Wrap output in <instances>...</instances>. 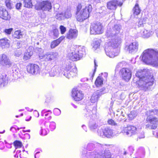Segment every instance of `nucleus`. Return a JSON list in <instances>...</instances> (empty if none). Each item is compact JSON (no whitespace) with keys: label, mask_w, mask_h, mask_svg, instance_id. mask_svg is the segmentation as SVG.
<instances>
[{"label":"nucleus","mask_w":158,"mask_h":158,"mask_svg":"<svg viewBox=\"0 0 158 158\" xmlns=\"http://www.w3.org/2000/svg\"><path fill=\"white\" fill-rule=\"evenodd\" d=\"M22 54L21 51H16L15 53V55L16 56H19Z\"/></svg>","instance_id":"obj_45"},{"label":"nucleus","mask_w":158,"mask_h":158,"mask_svg":"<svg viewBox=\"0 0 158 158\" xmlns=\"http://www.w3.org/2000/svg\"><path fill=\"white\" fill-rule=\"evenodd\" d=\"M84 52L81 48L76 47L73 48V50L69 56V59L73 61H77L81 59L83 56Z\"/></svg>","instance_id":"obj_5"},{"label":"nucleus","mask_w":158,"mask_h":158,"mask_svg":"<svg viewBox=\"0 0 158 158\" xmlns=\"http://www.w3.org/2000/svg\"><path fill=\"white\" fill-rule=\"evenodd\" d=\"M32 115L35 117H38L39 116V114L37 110H35L32 112Z\"/></svg>","instance_id":"obj_42"},{"label":"nucleus","mask_w":158,"mask_h":158,"mask_svg":"<svg viewBox=\"0 0 158 158\" xmlns=\"http://www.w3.org/2000/svg\"><path fill=\"white\" fill-rule=\"evenodd\" d=\"M123 4V2L118 0H111L107 2L106 7L110 10H115L118 6L121 7Z\"/></svg>","instance_id":"obj_10"},{"label":"nucleus","mask_w":158,"mask_h":158,"mask_svg":"<svg viewBox=\"0 0 158 158\" xmlns=\"http://www.w3.org/2000/svg\"><path fill=\"white\" fill-rule=\"evenodd\" d=\"M59 28L61 34H64L66 30V27L63 25H60V26Z\"/></svg>","instance_id":"obj_37"},{"label":"nucleus","mask_w":158,"mask_h":158,"mask_svg":"<svg viewBox=\"0 0 158 158\" xmlns=\"http://www.w3.org/2000/svg\"><path fill=\"white\" fill-rule=\"evenodd\" d=\"M71 96L75 101L79 102L84 98V94L81 90L77 88H74L72 90Z\"/></svg>","instance_id":"obj_9"},{"label":"nucleus","mask_w":158,"mask_h":158,"mask_svg":"<svg viewBox=\"0 0 158 158\" xmlns=\"http://www.w3.org/2000/svg\"><path fill=\"white\" fill-rule=\"evenodd\" d=\"M127 50L129 52L132 53L137 51L138 49V44L137 42H133L127 47Z\"/></svg>","instance_id":"obj_19"},{"label":"nucleus","mask_w":158,"mask_h":158,"mask_svg":"<svg viewBox=\"0 0 158 158\" xmlns=\"http://www.w3.org/2000/svg\"><path fill=\"white\" fill-rule=\"evenodd\" d=\"M44 118L46 120H49L52 118V112L46 113L44 114Z\"/></svg>","instance_id":"obj_35"},{"label":"nucleus","mask_w":158,"mask_h":158,"mask_svg":"<svg viewBox=\"0 0 158 158\" xmlns=\"http://www.w3.org/2000/svg\"><path fill=\"white\" fill-rule=\"evenodd\" d=\"M107 123L108 124L111 125L116 126L117 125L115 122L111 119H109L107 121Z\"/></svg>","instance_id":"obj_38"},{"label":"nucleus","mask_w":158,"mask_h":158,"mask_svg":"<svg viewBox=\"0 0 158 158\" xmlns=\"http://www.w3.org/2000/svg\"><path fill=\"white\" fill-rule=\"evenodd\" d=\"M8 80L7 75L4 73H2L0 76V85H4L7 83Z\"/></svg>","instance_id":"obj_23"},{"label":"nucleus","mask_w":158,"mask_h":158,"mask_svg":"<svg viewBox=\"0 0 158 158\" xmlns=\"http://www.w3.org/2000/svg\"><path fill=\"white\" fill-rule=\"evenodd\" d=\"M104 89H101L97 90L92 95L90 100L92 102H94L98 101L100 96L103 94V92Z\"/></svg>","instance_id":"obj_17"},{"label":"nucleus","mask_w":158,"mask_h":158,"mask_svg":"<svg viewBox=\"0 0 158 158\" xmlns=\"http://www.w3.org/2000/svg\"><path fill=\"white\" fill-rule=\"evenodd\" d=\"M119 73L122 79L127 82L129 81L131 77V71L128 68H122L120 70Z\"/></svg>","instance_id":"obj_8"},{"label":"nucleus","mask_w":158,"mask_h":158,"mask_svg":"<svg viewBox=\"0 0 158 158\" xmlns=\"http://www.w3.org/2000/svg\"><path fill=\"white\" fill-rule=\"evenodd\" d=\"M82 6L81 3H79L76 6V18L77 20L80 22H82L89 18L92 10V6L90 4L86 6L81 10Z\"/></svg>","instance_id":"obj_3"},{"label":"nucleus","mask_w":158,"mask_h":158,"mask_svg":"<svg viewBox=\"0 0 158 158\" xmlns=\"http://www.w3.org/2000/svg\"><path fill=\"white\" fill-rule=\"evenodd\" d=\"M46 129H47V127H45V126L44 127L42 128L40 130V134L43 135H47L49 131H48V130H47Z\"/></svg>","instance_id":"obj_34"},{"label":"nucleus","mask_w":158,"mask_h":158,"mask_svg":"<svg viewBox=\"0 0 158 158\" xmlns=\"http://www.w3.org/2000/svg\"><path fill=\"white\" fill-rule=\"evenodd\" d=\"M119 44L120 43H111L110 45V47L111 48L114 49L117 48L119 45Z\"/></svg>","instance_id":"obj_36"},{"label":"nucleus","mask_w":158,"mask_h":158,"mask_svg":"<svg viewBox=\"0 0 158 158\" xmlns=\"http://www.w3.org/2000/svg\"><path fill=\"white\" fill-rule=\"evenodd\" d=\"M24 118L26 121H28L31 120V117L30 114L28 113L25 114Z\"/></svg>","instance_id":"obj_41"},{"label":"nucleus","mask_w":158,"mask_h":158,"mask_svg":"<svg viewBox=\"0 0 158 158\" xmlns=\"http://www.w3.org/2000/svg\"><path fill=\"white\" fill-rule=\"evenodd\" d=\"M13 144L16 149L21 148L23 146L22 142L18 140L15 141Z\"/></svg>","instance_id":"obj_31"},{"label":"nucleus","mask_w":158,"mask_h":158,"mask_svg":"<svg viewBox=\"0 0 158 158\" xmlns=\"http://www.w3.org/2000/svg\"><path fill=\"white\" fill-rule=\"evenodd\" d=\"M51 3L48 1H43L39 3L36 10L49 11L52 9Z\"/></svg>","instance_id":"obj_11"},{"label":"nucleus","mask_w":158,"mask_h":158,"mask_svg":"<svg viewBox=\"0 0 158 158\" xmlns=\"http://www.w3.org/2000/svg\"><path fill=\"white\" fill-rule=\"evenodd\" d=\"M0 18L5 20H9L10 18L8 11L5 8L2 7H0Z\"/></svg>","instance_id":"obj_16"},{"label":"nucleus","mask_w":158,"mask_h":158,"mask_svg":"<svg viewBox=\"0 0 158 158\" xmlns=\"http://www.w3.org/2000/svg\"><path fill=\"white\" fill-rule=\"evenodd\" d=\"M135 75L139 78V80L136 81L137 84L139 87L142 88L144 91L149 89L150 87L153 85L154 80L153 75L143 76V72L141 71L137 72Z\"/></svg>","instance_id":"obj_1"},{"label":"nucleus","mask_w":158,"mask_h":158,"mask_svg":"<svg viewBox=\"0 0 158 158\" xmlns=\"http://www.w3.org/2000/svg\"><path fill=\"white\" fill-rule=\"evenodd\" d=\"M94 63L95 66H96V63L95 60H94Z\"/></svg>","instance_id":"obj_50"},{"label":"nucleus","mask_w":158,"mask_h":158,"mask_svg":"<svg viewBox=\"0 0 158 158\" xmlns=\"http://www.w3.org/2000/svg\"><path fill=\"white\" fill-rule=\"evenodd\" d=\"M53 113L55 115H58L60 114V111L59 109H56L54 110Z\"/></svg>","instance_id":"obj_43"},{"label":"nucleus","mask_w":158,"mask_h":158,"mask_svg":"<svg viewBox=\"0 0 158 158\" xmlns=\"http://www.w3.org/2000/svg\"><path fill=\"white\" fill-rule=\"evenodd\" d=\"M107 55L110 57H113L114 56V55L111 52H109Z\"/></svg>","instance_id":"obj_46"},{"label":"nucleus","mask_w":158,"mask_h":158,"mask_svg":"<svg viewBox=\"0 0 158 158\" xmlns=\"http://www.w3.org/2000/svg\"><path fill=\"white\" fill-rule=\"evenodd\" d=\"M23 115V114L21 113L19 115H16L15 117L17 118L18 117H19L20 116H22Z\"/></svg>","instance_id":"obj_49"},{"label":"nucleus","mask_w":158,"mask_h":158,"mask_svg":"<svg viewBox=\"0 0 158 158\" xmlns=\"http://www.w3.org/2000/svg\"><path fill=\"white\" fill-rule=\"evenodd\" d=\"M56 58V55L54 52L47 53L43 56V59L45 61H51Z\"/></svg>","instance_id":"obj_18"},{"label":"nucleus","mask_w":158,"mask_h":158,"mask_svg":"<svg viewBox=\"0 0 158 158\" xmlns=\"http://www.w3.org/2000/svg\"><path fill=\"white\" fill-rule=\"evenodd\" d=\"M51 98L50 97H48L46 98V100L45 102H49L51 101Z\"/></svg>","instance_id":"obj_48"},{"label":"nucleus","mask_w":158,"mask_h":158,"mask_svg":"<svg viewBox=\"0 0 158 158\" xmlns=\"http://www.w3.org/2000/svg\"><path fill=\"white\" fill-rule=\"evenodd\" d=\"M45 126L47 127V129L48 131H52L56 128V124L53 122H52L50 123L49 126L48 124L46 122L45 123Z\"/></svg>","instance_id":"obj_26"},{"label":"nucleus","mask_w":158,"mask_h":158,"mask_svg":"<svg viewBox=\"0 0 158 158\" xmlns=\"http://www.w3.org/2000/svg\"><path fill=\"white\" fill-rule=\"evenodd\" d=\"M105 145L106 146H107V144H105Z\"/></svg>","instance_id":"obj_54"},{"label":"nucleus","mask_w":158,"mask_h":158,"mask_svg":"<svg viewBox=\"0 0 158 158\" xmlns=\"http://www.w3.org/2000/svg\"><path fill=\"white\" fill-rule=\"evenodd\" d=\"M77 71L76 66L70 64L66 65L64 69L63 75L68 78H72L77 76Z\"/></svg>","instance_id":"obj_6"},{"label":"nucleus","mask_w":158,"mask_h":158,"mask_svg":"<svg viewBox=\"0 0 158 158\" xmlns=\"http://www.w3.org/2000/svg\"><path fill=\"white\" fill-rule=\"evenodd\" d=\"M27 71L28 73L33 74L39 73L40 69L38 65L30 63L27 66Z\"/></svg>","instance_id":"obj_12"},{"label":"nucleus","mask_w":158,"mask_h":158,"mask_svg":"<svg viewBox=\"0 0 158 158\" xmlns=\"http://www.w3.org/2000/svg\"><path fill=\"white\" fill-rule=\"evenodd\" d=\"M103 135L107 138H110L114 136L112 130L108 127L105 128L102 130Z\"/></svg>","instance_id":"obj_20"},{"label":"nucleus","mask_w":158,"mask_h":158,"mask_svg":"<svg viewBox=\"0 0 158 158\" xmlns=\"http://www.w3.org/2000/svg\"><path fill=\"white\" fill-rule=\"evenodd\" d=\"M111 155L110 152L105 151L103 154L100 155L99 158H111Z\"/></svg>","instance_id":"obj_30"},{"label":"nucleus","mask_w":158,"mask_h":158,"mask_svg":"<svg viewBox=\"0 0 158 158\" xmlns=\"http://www.w3.org/2000/svg\"><path fill=\"white\" fill-rule=\"evenodd\" d=\"M22 4L21 2L17 3L15 6L17 10H20L22 6Z\"/></svg>","instance_id":"obj_44"},{"label":"nucleus","mask_w":158,"mask_h":158,"mask_svg":"<svg viewBox=\"0 0 158 158\" xmlns=\"http://www.w3.org/2000/svg\"><path fill=\"white\" fill-rule=\"evenodd\" d=\"M4 147V144L2 142H0V149H3Z\"/></svg>","instance_id":"obj_47"},{"label":"nucleus","mask_w":158,"mask_h":158,"mask_svg":"<svg viewBox=\"0 0 158 158\" xmlns=\"http://www.w3.org/2000/svg\"><path fill=\"white\" fill-rule=\"evenodd\" d=\"M132 10L133 14L134 15H138L140 14L141 10L138 2L135 3L133 8Z\"/></svg>","instance_id":"obj_25"},{"label":"nucleus","mask_w":158,"mask_h":158,"mask_svg":"<svg viewBox=\"0 0 158 158\" xmlns=\"http://www.w3.org/2000/svg\"><path fill=\"white\" fill-rule=\"evenodd\" d=\"M137 128L134 126L129 125L123 128L122 132L127 135L131 136L136 133Z\"/></svg>","instance_id":"obj_13"},{"label":"nucleus","mask_w":158,"mask_h":158,"mask_svg":"<svg viewBox=\"0 0 158 158\" xmlns=\"http://www.w3.org/2000/svg\"><path fill=\"white\" fill-rule=\"evenodd\" d=\"M5 3L7 9L10 10L13 8V5L11 0H5Z\"/></svg>","instance_id":"obj_33"},{"label":"nucleus","mask_w":158,"mask_h":158,"mask_svg":"<svg viewBox=\"0 0 158 158\" xmlns=\"http://www.w3.org/2000/svg\"><path fill=\"white\" fill-rule=\"evenodd\" d=\"M3 132H4L3 131V132L0 131V133H3Z\"/></svg>","instance_id":"obj_52"},{"label":"nucleus","mask_w":158,"mask_h":158,"mask_svg":"<svg viewBox=\"0 0 158 158\" xmlns=\"http://www.w3.org/2000/svg\"><path fill=\"white\" fill-rule=\"evenodd\" d=\"M152 113H154L153 111H150L149 114L147 115L146 118V121L147 124L145 125L146 129L152 130L156 129L158 125V118L153 115Z\"/></svg>","instance_id":"obj_4"},{"label":"nucleus","mask_w":158,"mask_h":158,"mask_svg":"<svg viewBox=\"0 0 158 158\" xmlns=\"http://www.w3.org/2000/svg\"><path fill=\"white\" fill-rule=\"evenodd\" d=\"M65 38V36H62L59 38L52 41L50 44V47L53 49L57 46Z\"/></svg>","instance_id":"obj_21"},{"label":"nucleus","mask_w":158,"mask_h":158,"mask_svg":"<svg viewBox=\"0 0 158 158\" xmlns=\"http://www.w3.org/2000/svg\"><path fill=\"white\" fill-rule=\"evenodd\" d=\"M142 60L148 64L158 67V51L153 49H147L143 52Z\"/></svg>","instance_id":"obj_2"},{"label":"nucleus","mask_w":158,"mask_h":158,"mask_svg":"<svg viewBox=\"0 0 158 158\" xmlns=\"http://www.w3.org/2000/svg\"><path fill=\"white\" fill-rule=\"evenodd\" d=\"M13 30V29L12 28L6 29L4 30V32L6 34L10 35L11 33Z\"/></svg>","instance_id":"obj_40"},{"label":"nucleus","mask_w":158,"mask_h":158,"mask_svg":"<svg viewBox=\"0 0 158 158\" xmlns=\"http://www.w3.org/2000/svg\"><path fill=\"white\" fill-rule=\"evenodd\" d=\"M103 79L102 76H98L95 81L94 84L96 87L101 86L103 84Z\"/></svg>","instance_id":"obj_24"},{"label":"nucleus","mask_w":158,"mask_h":158,"mask_svg":"<svg viewBox=\"0 0 158 158\" xmlns=\"http://www.w3.org/2000/svg\"><path fill=\"white\" fill-rule=\"evenodd\" d=\"M64 16L65 18L68 19L71 17L72 14L70 11H66L64 13Z\"/></svg>","instance_id":"obj_39"},{"label":"nucleus","mask_w":158,"mask_h":158,"mask_svg":"<svg viewBox=\"0 0 158 158\" xmlns=\"http://www.w3.org/2000/svg\"><path fill=\"white\" fill-rule=\"evenodd\" d=\"M23 34L20 30L15 31L13 35V37L15 38L20 39L22 37Z\"/></svg>","instance_id":"obj_29"},{"label":"nucleus","mask_w":158,"mask_h":158,"mask_svg":"<svg viewBox=\"0 0 158 158\" xmlns=\"http://www.w3.org/2000/svg\"><path fill=\"white\" fill-rule=\"evenodd\" d=\"M32 55V52L31 51L29 52L27 51L24 53L23 56V59L25 61L31 59Z\"/></svg>","instance_id":"obj_28"},{"label":"nucleus","mask_w":158,"mask_h":158,"mask_svg":"<svg viewBox=\"0 0 158 158\" xmlns=\"http://www.w3.org/2000/svg\"><path fill=\"white\" fill-rule=\"evenodd\" d=\"M94 73L92 74V77H94Z\"/></svg>","instance_id":"obj_51"},{"label":"nucleus","mask_w":158,"mask_h":158,"mask_svg":"<svg viewBox=\"0 0 158 158\" xmlns=\"http://www.w3.org/2000/svg\"><path fill=\"white\" fill-rule=\"evenodd\" d=\"M24 6L28 8H32L33 6L32 0H23Z\"/></svg>","instance_id":"obj_27"},{"label":"nucleus","mask_w":158,"mask_h":158,"mask_svg":"<svg viewBox=\"0 0 158 158\" xmlns=\"http://www.w3.org/2000/svg\"><path fill=\"white\" fill-rule=\"evenodd\" d=\"M126 154V152H124V154L125 155V154Z\"/></svg>","instance_id":"obj_53"},{"label":"nucleus","mask_w":158,"mask_h":158,"mask_svg":"<svg viewBox=\"0 0 158 158\" xmlns=\"http://www.w3.org/2000/svg\"><path fill=\"white\" fill-rule=\"evenodd\" d=\"M101 41L100 39H98L93 42V47L95 50L100 47Z\"/></svg>","instance_id":"obj_32"},{"label":"nucleus","mask_w":158,"mask_h":158,"mask_svg":"<svg viewBox=\"0 0 158 158\" xmlns=\"http://www.w3.org/2000/svg\"><path fill=\"white\" fill-rule=\"evenodd\" d=\"M104 31V28L102 24L100 22H96L91 24L90 33L94 35H100Z\"/></svg>","instance_id":"obj_7"},{"label":"nucleus","mask_w":158,"mask_h":158,"mask_svg":"<svg viewBox=\"0 0 158 158\" xmlns=\"http://www.w3.org/2000/svg\"><path fill=\"white\" fill-rule=\"evenodd\" d=\"M0 64L2 66H5L7 68H10L11 66L12 63L7 56L3 54L0 56Z\"/></svg>","instance_id":"obj_14"},{"label":"nucleus","mask_w":158,"mask_h":158,"mask_svg":"<svg viewBox=\"0 0 158 158\" xmlns=\"http://www.w3.org/2000/svg\"><path fill=\"white\" fill-rule=\"evenodd\" d=\"M78 34V31L76 29H70L66 34L65 37L68 40L76 39Z\"/></svg>","instance_id":"obj_15"},{"label":"nucleus","mask_w":158,"mask_h":158,"mask_svg":"<svg viewBox=\"0 0 158 158\" xmlns=\"http://www.w3.org/2000/svg\"><path fill=\"white\" fill-rule=\"evenodd\" d=\"M9 40L5 38L0 39V46L3 48H8L10 46Z\"/></svg>","instance_id":"obj_22"}]
</instances>
